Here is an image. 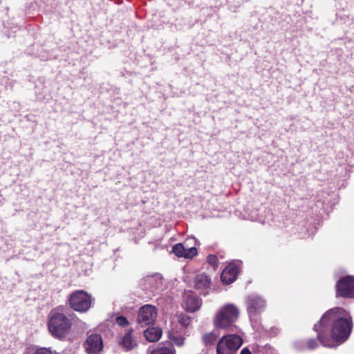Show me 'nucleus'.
Segmentation results:
<instances>
[{"label":"nucleus","instance_id":"obj_25","mask_svg":"<svg viewBox=\"0 0 354 354\" xmlns=\"http://www.w3.org/2000/svg\"><path fill=\"white\" fill-rule=\"evenodd\" d=\"M154 277L156 278V279H159V280L160 279V277L159 275H158V274H157V275H156V276H154ZM153 278V277L149 278V280H151V279H152Z\"/></svg>","mask_w":354,"mask_h":354},{"label":"nucleus","instance_id":"obj_3","mask_svg":"<svg viewBox=\"0 0 354 354\" xmlns=\"http://www.w3.org/2000/svg\"><path fill=\"white\" fill-rule=\"evenodd\" d=\"M239 316V308L233 304H226L216 312L212 323L216 328H230L238 319Z\"/></svg>","mask_w":354,"mask_h":354},{"label":"nucleus","instance_id":"obj_2","mask_svg":"<svg viewBox=\"0 0 354 354\" xmlns=\"http://www.w3.org/2000/svg\"><path fill=\"white\" fill-rule=\"evenodd\" d=\"M71 326V320L58 308L50 312L48 316V328L53 337L64 338L69 333Z\"/></svg>","mask_w":354,"mask_h":354},{"label":"nucleus","instance_id":"obj_21","mask_svg":"<svg viewBox=\"0 0 354 354\" xmlns=\"http://www.w3.org/2000/svg\"><path fill=\"white\" fill-rule=\"evenodd\" d=\"M207 261L215 268L217 266L218 258L214 254H209L207 257Z\"/></svg>","mask_w":354,"mask_h":354},{"label":"nucleus","instance_id":"obj_12","mask_svg":"<svg viewBox=\"0 0 354 354\" xmlns=\"http://www.w3.org/2000/svg\"><path fill=\"white\" fill-rule=\"evenodd\" d=\"M238 274V267L234 263H230L221 273V281L225 284L233 283Z\"/></svg>","mask_w":354,"mask_h":354},{"label":"nucleus","instance_id":"obj_8","mask_svg":"<svg viewBox=\"0 0 354 354\" xmlns=\"http://www.w3.org/2000/svg\"><path fill=\"white\" fill-rule=\"evenodd\" d=\"M157 315L158 310L154 306L146 304L142 306L138 311V323L142 326L153 324Z\"/></svg>","mask_w":354,"mask_h":354},{"label":"nucleus","instance_id":"obj_23","mask_svg":"<svg viewBox=\"0 0 354 354\" xmlns=\"http://www.w3.org/2000/svg\"><path fill=\"white\" fill-rule=\"evenodd\" d=\"M174 343L177 346H182L184 343V339L182 337L175 338L174 339Z\"/></svg>","mask_w":354,"mask_h":354},{"label":"nucleus","instance_id":"obj_16","mask_svg":"<svg viewBox=\"0 0 354 354\" xmlns=\"http://www.w3.org/2000/svg\"><path fill=\"white\" fill-rule=\"evenodd\" d=\"M172 322H178L183 327H187L191 323V317L183 313H177L173 317Z\"/></svg>","mask_w":354,"mask_h":354},{"label":"nucleus","instance_id":"obj_15","mask_svg":"<svg viewBox=\"0 0 354 354\" xmlns=\"http://www.w3.org/2000/svg\"><path fill=\"white\" fill-rule=\"evenodd\" d=\"M120 344L127 351L131 350L137 346V343L131 335V330L128 331L122 337Z\"/></svg>","mask_w":354,"mask_h":354},{"label":"nucleus","instance_id":"obj_14","mask_svg":"<svg viewBox=\"0 0 354 354\" xmlns=\"http://www.w3.org/2000/svg\"><path fill=\"white\" fill-rule=\"evenodd\" d=\"M162 333L161 328L158 327H151L145 330L144 335L148 342H155L160 339Z\"/></svg>","mask_w":354,"mask_h":354},{"label":"nucleus","instance_id":"obj_1","mask_svg":"<svg viewBox=\"0 0 354 354\" xmlns=\"http://www.w3.org/2000/svg\"><path fill=\"white\" fill-rule=\"evenodd\" d=\"M314 328L322 345L335 346L349 337L352 329L351 317L343 308H333L322 316Z\"/></svg>","mask_w":354,"mask_h":354},{"label":"nucleus","instance_id":"obj_6","mask_svg":"<svg viewBox=\"0 0 354 354\" xmlns=\"http://www.w3.org/2000/svg\"><path fill=\"white\" fill-rule=\"evenodd\" d=\"M246 305L250 319L253 321L257 320L259 315L264 310L266 301L257 295H251L247 298Z\"/></svg>","mask_w":354,"mask_h":354},{"label":"nucleus","instance_id":"obj_5","mask_svg":"<svg viewBox=\"0 0 354 354\" xmlns=\"http://www.w3.org/2000/svg\"><path fill=\"white\" fill-rule=\"evenodd\" d=\"M69 304L74 310L85 313L89 310L92 304L91 297L84 290H76L71 293Z\"/></svg>","mask_w":354,"mask_h":354},{"label":"nucleus","instance_id":"obj_22","mask_svg":"<svg viewBox=\"0 0 354 354\" xmlns=\"http://www.w3.org/2000/svg\"><path fill=\"white\" fill-rule=\"evenodd\" d=\"M308 346L310 348H315L317 346V342L315 339H310L308 342Z\"/></svg>","mask_w":354,"mask_h":354},{"label":"nucleus","instance_id":"obj_11","mask_svg":"<svg viewBox=\"0 0 354 354\" xmlns=\"http://www.w3.org/2000/svg\"><path fill=\"white\" fill-rule=\"evenodd\" d=\"M183 306L187 311L194 313L199 310L201 301L192 292H186L183 296Z\"/></svg>","mask_w":354,"mask_h":354},{"label":"nucleus","instance_id":"obj_19","mask_svg":"<svg viewBox=\"0 0 354 354\" xmlns=\"http://www.w3.org/2000/svg\"><path fill=\"white\" fill-rule=\"evenodd\" d=\"M32 354H53V352L50 349L43 347L37 348Z\"/></svg>","mask_w":354,"mask_h":354},{"label":"nucleus","instance_id":"obj_7","mask_svg":"<svg viewBox=\"0 0 354 354\" xmlns=\"http://www.w3.org/2000/svg\"><path fill=\"white\" fill-rule=\"evenodd\" d=\"M189 242H193L196 244V240L194 238H189L184 243L175 244L172 248L173 253L178 257L185 259H192L198 254V250L195 246L189 247Z\"/></svg>","mask_w":354,"mask_h":354},{"label":"nucleus","instance_id":"obj_13","mask_svg":"<svg viewBox=\"0 0 354 354\" xmlns=\"http://www.w3.org/2000/svg\"><path fill=\"white\" fill-rule=\"evenodd\" d=\"M193 283L196 290L206 295L210 285V278L205 273H201L195 277Z\"/></svg>","mask_w":354,"mask_h":354},{"label":"nucleus","instance_id":"obj_4","mask_svg":"<svg viewBox=\"0 0 354 354\" xmlns=\"http://www.w3.org/2000/svg\"><path fill=\"white\" fill-rule=\"evenodd\" d=\"M243 341L237 335H227L222 337L218 342V354H234L242 345Z\"/></svg>","mask_w":354,"mask_h":354},{"label":"nucleus","instance_id":"obj_9","mask_svg":"<svg viewBox=\"0 0 354 354\" xmlns=\"http://www.w3.org/2000/svg\"><path fill=\"white\" fill-rule=\"evenodd\" d=\"M336 288L337 297L354 298V277H342L337 281Z\"/></svg>","mask_w":354,"mask_h":354},{"label":"nucleus","instance_id":"obj_20","mask_svg":"<svg viewBox=\"0 0 354 354\" xmlns=\"http://www.w3.org/2000/svg\"><path fill=\"white\" fill-rule=\"evenodd\" d=\"M116 323L120 326H125L129 324V322L126 317L120 316L116 318Z\"/></svg>","mask_w":354,"mask_h":354},{"label":"nucleus","instance_id":"obj_24","mask_svg":"<svg viewBox=\"0 0 354 354\" xmlns=\"http://www.w3.org/2000/svg\"><path fill=\"white\" fill-rule=\"evenodd\" d=\"M240 354H251V352L248 348H244Z\"/></svg>","mask_w":354,"mask_h":354},{"label":"nucleus","instance_id":"obj_17","mask_svg":"<svg viewBox=\"0 0 354 354\" xmlns=\"http://www.w3.org/2000/svg\"><path fill=\"white\" fill-rule=\"evenodd\" d=\"M218 336V335L214 331L207 333L202 337L203 343L205 346L212 345L215 343Z\"/></svg>","mask_w":354,"mask_h":354},{"label":"nucleus","instance_id":"obj_18","mask_svg":"<svg viewBox=\"0 0 354 354\" xmlns=\"http://www.w3.org/2000/svg\"><path fill=\"white\" fill-rule=\"evenodd\" d=\"M151 354H175V351L173 348H158L153 350Z\"/></svg>","mask_w":354,"mask_h":354},{"label":"nucleus","instance_id":"obj_10","mask_svg":"<svg viewBox=\"0 0 354 354\" xmlns=\"http://www.w3.org/2000/svg\"><path fill=\"white\" fill-rule=\"evenodd\" d=\"M84 347L88 354H100L103 348L102 337L98 334L88 335L84 343Z\"/></svg>","mask_w":354,"mask_h":354}]
</instances>
